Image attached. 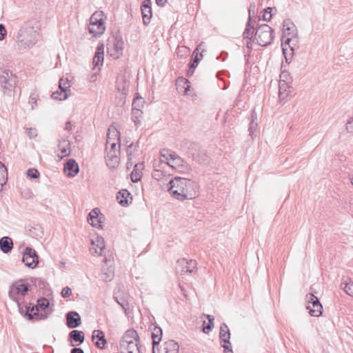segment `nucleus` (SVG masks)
<instances>
[{"mask_svg":"<svg viewBox=\"0 0 353 353\" xmlns=\"http://www.w3.org/2000/svg\"><path fill=\"white\" fill-rule=\"evenodd\" d=\"M169 184L170 193L179 201L192 199L197 195V185L190 179L175 177L170 181Z\"/></svg>","mask_w":353,"mask_h":353,"instance_id":"obj_1","label":"nucleus"},{"mask_svg":"<svg viewBox=\"0 0 353 353\" xmlns=\"http://www.w3.org/2000/svg\"><path fill=\"white\" fill-rule=\"evenodd\" d=\"M38 32L30 22L25 23L19 30L17 36V46L21 49H26L34 46L37 42Z\"/></svg>","mask_w":353,"mask_h":353,"instance_id":"obj_2","label":"nucleus"},{"mask_svg":"<svg viewBox=\"0 0 353 353\" xmlns=\"http://www.w3.org/2000/svg\"><path fill=\"white\" fill-rule=\"evenodd\" d=\"M104 13L102 11L94 12L90 18L88 31L94 37L102 35L105 30Z\"/></svg>","mask_w":353,"mask_h":353,"instance_id":"obj_3","label":"nucleus"},{"mask_svg":"<svg viewBox=\"0 0 353 353\" xmlns=\"http://www.w3.org/2000/svg\"><path fill=\"white\" fill-rule=\"evenodd\" d=\"M283 34L285 36H290L292 35V37H287L285 40L282 39V46H283V53L285 54L286 49L285 48V46L286 45H288L290 50L292 51H294V46L296 45V43L297 42V38H296V29L295 28L294 24L289 19L285 20L283 21Z\"/></svg>","mask_w":353,"mask_h":353,"instance_id":"obj_4","label":"nucleus"},{"mask_svg":"<svg viewBox=\"0 0 353 353\" xmlns=\"http://www.w3.org/2000/svg\"><path fill=\"white\" fill-rule=\"evenodd\" d=\"M274 39L273 30L268 24L259 26L254 33V40L261 46H267Z\"/></svg>","mask_w":353,"mask_h":353,"instance_id":"obj_5","label":"nucleus"},{"mask_svg":"<svg viewBox=\"0 0 353 353\" xmlns=\"http://www.w3.org/2000/svg\"><path fill=\"white\" fill-rule=\"evenodd\" d=\"M17 77L10 70H0V85L4 93L10 92L16 86Z\"/></svg>","mask_w":353,"mask_h":353,"instance_id":"obj_6","label":"nucleus"},{"mask_svg":"<svg viewBox=\"0 0 353 353\" xmlns=\"http://www.w3.org/2000/svg\"><path fill=\"white\" fill-rule=\"evenodd\" d=\"M187 153L192 160L199 163H206L208 161L205 150L202 149L196 143L190 142L188 143Z\"/></svg>","mask_w":353,"mask_h":353,"instance_id":"obj_7","label":"nucleus"},{"mask_svg":"<svg viewBox=\"0 0 353 353\" xmlns=\"http://www.w3.org/2000/svg\"><path fill=\"white\" fill-rule=\"evenodd\" d=\"M30 290V285L28 284H19L17 282L13 283L10 287L8 292L9 297L14 302H16L20 307V299L18 296L20 294L24 296Z\"/></svg>","mask_w":353,"mask_h":353,"instance_id":"obj_8","label":"nucleus"},{"mask_svg":"<svg viewBox=\"0 0 353 353\" xmlns=\"http://www.w3.org/2000/svg\"><path fill=\"white\" fill-rule=\"evenodd\" d=\"M306 301L308 303L307 309L311 316L318 317L322 314L323 306L316 296L310 293L306 295Z\"/></svg>","mask_w":353,"mask_h":353,"instance_id":"obj_9","label":"nucleus"},{"mask_svg":"<svg viewBox=\"0 0 353 353\" xmlns=\"http://www.w3.org/2000/svg\"><path fill=\"white\" fill-rule=\"evenodd\" d=\"M22 261L26 266L34 269L39 263V256L34 249L26 247L23 251Z\"/></svg>","mask_w":353,"mask_h":353,"instance_id":"obj_10","label":"nucleus"},{"mask_svg":"<svg viewBox=\"0 0 353 353\" xmlns=\"http://www.w3.org/2000/svg\"><path fill=\"white\" fill-rule=\"evenodd\" d=\"M123 41L117 38L114 39L112 43L108 44V51L111 57L118 59L122 54L123 50Z\"/></svg>","mask_w":353,"mask_h":353,"instance_id":"obj_11","label":"nucleus"},{"mask_svg":"<svg viewBox=\"0 0 353 353\" xmlns=\"http://www.w3.org/2000/svg\"><path fill=\"white\" fill-rule=\"evenodd\" d=\"M178 266H181L179 270V267L176 268L178 272L181 274L190 272L192 273L196 268V263L193 260H187L185 259H181L177 261Z\"/></svg>","mask_w":353,"mask_h":353,"instance_id":"obj_12","label":"nucleus"},{"mask_svg":"<svg viewBox=\"0 0 353 353\" xmlns=\"http://www.w3.org/2000/svg\"><path fill=\"white\" fill-rule=\"evenodd\" d=\"M103 218V216L100 213V210L98 208H94L88 214V221L94 228H102L101 223Z\"/></svg>","mask_w":353,"mask_h":353,"instance_id":"obj_13","label":"nucleus"},{"mask_svg":"<svg viewBox=\"0 0 353 353\" xmlns=\"http://www.w3.org/2000/svg\"><path fill=\"white\" fill-rule=\"evenodd\" d=\"M66 325L69 328L73 329L79 327L81 323L79 314L74 311H70L66 314Z\"/></svg>","mask_w":353,"mask_h":353,"instance_id":"obj_14","label":"nucleus"},{"mask_svg":"<svg viewBox=\"0 0 353 353\" xmlns=\"http://www.w3.org/2000/svg\"><path fill=\"white\" fill-rule=\"evenodd\" d=\"M68 338L71 343V345L77 346L83 343L85 340V334L83 331L73 330L69 333Z\"/></svg>","mask_w":353,"mask_h":353,"instance_id":"obj_15","label":"nucleus"},{"mask_svg":"<svg viewBox=\"0 0 353 353\" xmlns=\"http://www.w3.org/2000/svg\"><path fill=\"white\" fill-rule=\"evenodd\" d=\"M64 172L69 177H74L79 172V167L73 159H69L64 165Z\"/></svg>","mask_w":353,"mask_h":353,"instance_id":"obj_16","label":"nucleus"},{"mask_svg":"<svg viewBox=\"0 0 353 353\" xmlns=\"http://www.w3.org/2000/svg\"><path fill=\"white\" fill-rule=\"evenodd\" d=\"M92 341L95 345L99 349H104L107 343V341L105 339L104 333L99 330H94L92 336Z\"/></svg>","mask_w":353,"mask_h":353,"instance_id":"obj_17","label":"nucleus"},{"mask_svg":"<svg viewBox=\"0 0 353 353\" xmlns=\"http://www.w3.org/2000/svg\"><path fill=\"white\" fill-rule=\"evenodd\" d=\"M104 248L105 242L103 238L97 236L94 241H92V245L90 248V251L92 254H96L98 255H101Z\"/></svg>","mask_w":353,"mask_h":353,"instance_id":"obj_18","label":"nucleus"},{"mask_svg":"<svg viewBox=\"0 0 353 353\" xmlns=\"http://www.w3.org/2000/svg\"><path fill=\"white\" fill-rule=\"evenodd\" d=\"M120 139H121L120 132L114 125H111L108 130L106 145H108L109 143L117 140L119 143L118 148H120Z\"/></svg>","mask_w":353,"mask_h":353,"instance_id":"obj_19","label":"nucleus"},{"mask_svg":"<svg viewBox=\"0 0 353 353\" xmlns=\"http://www.w3.org/2000/svg\"><path fill=\"white\" fill-rule=\"evenodd\" d=\"M131 342H140L137 331L133 329L128 330L124 333L121 345L130 344Z\"/></svg>","mask_w":353,"mask_h":353,"instance_id":"obj_20","label":"nucleus"},{"mask_svg":"<svg viewBox=\"0 0 353 353\" xmlns=\"http://www.w3.org/2000/svg\"><path fill=\"white\" fill-rule=\"evenodd\" d=\"M103 59H104V45L103 43H99L94 57L93 58V65L96 67L98 65H102L103 63Z\"/></svg>","mask_w":353,"mask_h":353,"instance_id":"obj_21","label":"nucleus"},{"mask_svg":"<svg viewBox=\"0 0 353 353\" xmlns=\"http://www.w3.org/2000/svg\"><path fill=\"white\" fill-rule=\"evenodd\" d=\"M130 195L131 194L126 189L120 190L117 196L119 203L122 206L128 205L129 203H131L132 200V197Z\"/></svg>","mask_w":353,"mask_h":353,"instance_id":"obj_22","label":"nucleus"},{"mask_svg":"<svg viewBox=\"0 0 353 353\" xmlns=\"http://www.w3.org/2000/svg\"><path fill=\"white\" fill-rule=\"evenodd\" d=\"M29 320H40L47 318V315L39 314L37 306L33 305L32 307H26V312L25 314Z\"/></svg>","mask_w":353,"mask_h":353,"instance_id":"obj_23","label":"nucleus"},{"mask_svg":"<svg viewBox=\"0 0 353 353\" xmlns=\"http://www.w3.org/2000/svg\"><path fill=\"white\" fill-rule=\"evenodd\" d=\"M58 150L61 153V159L70 154V143L69 140L63 139L59 141Z\"/></svg>","mask_w":353,"mask_h":353,"instance_id":"obj_24","label":"nucleus"},{"mask_svg":"<svg viewBox=\"0 0 353 353\" xmlns=\"http://www.w3.org/2000/svg\"><path fill=\"white\" fill-rule=\"evenodd\" d=\"M220 343H229L230 339V332L228 325L223 323L220 326L219 332Z\"/></svg>","mask_w":353,"mask_h":353,"instance_id":"obj_25","label":"nucleus"},{"mask_svg":"<svg viewBox=\"0 0 353 353\" xmlns=\"http://www.w3.org/2000/svg\"><path fill=\"white\" fill-rule=\"evenodd\" d=\"M13 248V241L10 237L3 236L0 239V249L5 253H9Z\"/></svg>","mask_w":353,"mask_h":353,"instance_id":"obj_26","label":"nucleus"},{"mask_svg":"<svg viewBox=\"0 0 353 353\" xmlns=\"http://www.w3.org/2000/svg\"><path fill=\"white\" fill-rule=\"evenodd\" d=\"M106 165L111 169H114L118 167L119 164V157L117 154L107 152L105 157Z\"/></svg>","mask_w":353,"mask_h":353,"instance_id":"obj_27","label":"nucleus"},{"mask_svg":"<svg viewBox=\"0 0 353 353\" xmlns=\"http://www.w3.org/2000/svg\"><path fill=\"white\" fill-rule=\"evenodd\" d=\"M291 83H279V97L281 101H284L291 92Z\"/></svg>","mask_w":353,"mask_h":353,"instance_id":"obj_28","label":"nucleus"},{"mask_svg":"<svg viewBox=\"0 0 353 353\" xmlns=\"http://www.w3.org/2000/svg\"><path fill=\"white\" fill-rule=\"evenodd\" d=\"M162 330L159 326H154L152 332V345H159L161 341Z\"/></svg>","mask_w":353,"mask_h":353,"instance_id":"obj_29","label":"nucleus"},{"mask_svg":"<svg viewBox=\"0 0 353 353\" xmlns=\"http://www.w3.org/2000/svg\"><path fill=\"white\" fill-rule=\"evenodd\" d=\"M165 349L166 353H178L179 345L175 341L169 340L165 344Z\"/></svg>","mask_w":353,"mask_h":353,"instance_id":"obj_30","label":"nucleus"},{"mask_svg":"<svg viewBox=\"0 0 353 353\" xmlns=\"http://www.w3.org/2000/svg\"><path fill=\"white\" fill-rule=\"evenodd\" d=\"M143 168V165L142 163L136 164L134 165V170L131 174V179L133 182H137L141 179V170Z\"/></svg>","mask_w":353,"mask_h":353,"instance_id":"obj_31","label":"nucleus"},{"mask_svg":"<svg viewBox=\"0 0 353 353\" xmlns=\"http://www.w3.org/2000/svg\"><path fill=\"white\" fill-rule=\"evenodd\" d=\"M254 31V26H252L251 18L249 17L248 21L246 24V28L243 32V38L249 39L251 40L252 34Z\"/></svg>","mask_w":353,"mask_h":353,"instance_id":"obj_32","label":"nucleus"},{"mask_svg":"<svg viewBox=\"0 0 353 353\" xmlns=\"http://www.w3.org/2000/svg\"><path fill=\"white\" fill-rule=\"evenodd\" d=\"M8 179V171L6 166L0 162V185L3 187V184L7 182ZM2 188H0L1 190Z\"/></svg>","mask_w":353,"mask_h":353,"instance_id":"obj_33","label":"nucleus"},{"mask_svg":"<svg viewBox=\"0 0 353 353\" xmlns=\"http://www.w3.org/2000/svg\"><path fill=\"white\" fill-rule=\"evenodd\" d=\"M121 346L127 350L128 353H134V350L140 352V342H131L130 344L121 345Z\"/></svg>","mask_w":353,"mask_h":353,"instance_id":"obj_34","label":"nucleus"},{"mask_svg":"<svg viewBox=\"0 0 353 353\" xmlns=\"http://www.w3.org/2000/svg\"><path fill=\"white\" fill-rule=\"evenodd\" d=\"M143 21L145 25H148L150 22L152 16V8H141Z\"/></svg>","mask_w":353,"mask_h":353,"instance_id":"obj_35","label":"nucleus"},{"mask_svg":"<svg viewBox=\"0 0 353 353\" xmlns=\"http://www.w3.org/2000/svg\"><path fill=\"white\" fill-rule=\"evenodd\" d=\"M51 97L53 99L62 101L68 98V93L62 89V90H60V91H55L52 92Z\"/></svg>","mask_w":353,"mask_h":353,"instance_id":"obj_36","label":"nucleus"},{"mask_svg":"<svg viewBox=\"0 0 353 353\" xmlns=\"http://www.w3.org/2000/svg\"><path fill=\"white\" fill-rule=\"evenodd\" d=\"M190 81L186 79H184L183 77H181V78H179L177 80H176V85H182L183 87V88L185 89V94H189V90H190Z\"/></svg>","mask_w":353,"mask_h":353,"instance_id":"obj_37","label":"nucleus"},{"mask_svg":"<svg viewBox=\"0 0 353 353\" xmlns=\"http://www.w3.org/2000/svg\"><path fill=\"white\" fill-rule=\"evenodd\" d=\"M251 117H252V120L250 123L249 131H250V134L251 136H252L254 132L256 131L257 125H258L257 123L255 121V120L256 119V114L254 112V110L252 111Z\"/></svg>","mask_w":353,"mask_h":353,"instance_id":"obj_38","label":"nucleus"},{"mask_svg":"<svg viewBox=\"0 0 353 353\" xmlns=\"http://www.w3.org/2000/svg\"><path fill=\"white\" fill-rule=\"evenodd\" d=\"M279 83H292V77L288 71L283 70L280 74Z\"/></svg>","mask_w":353,"mask_h":353,"instance_id":"obj_39","label":"nucleus"},{"mask_svg":"<svg viewBox=\"0 0 353 353\" xmlns=\"http://www.w3.org/2000/svg\"><path fill=\"white\" fill-rule=\"evenodd\" d=\"M206 318L208 320V323L207 325H204L203 328V332L205 334H208L214 327L213 321L214 320V316L207 314L205 315Z\"/></svg>","mask_w":353,"mask_h":353,"instance_id":"obj_40","label":"nucleus"},{"mask_svg":"<svg viewBox=\"0 0 353 353\" xmlns=\"http://www.w3.org/2000/svg\"><path fill=\"white\" fill-rule=\"evenodd\" d=\"M50 305V301L46 298L42 297L37 300V306L38 310L40 308L42 310H45L48 308Z\"/></svg>","mask_w":353,"mask_h":353,"instance_id":"obj_41","label":"nucleus"},{"mask_svg":"<svg viewBox=\"0 0 353 353\" xmlns=\"http://www.w3.org/2000/svg\"><path fill=\"white\" fill-rule=\"evenodd\" d=\"M341 288L348 295L353 296V282L350 280L349 282L345 281L341 284Z\"/></svg>","mask_w":353,"mask_h":353,"instance_id":"obj_42","label":"nucleus"},{"mask_svg":"<svg viewBox=\"0 0 353 353\" xmlns=\"http://www.w3.org/2000/svg\"><path fill=\"white\" fill-rule=\"evenodd\" d=\"M142 112L140 109H134L132 110V119L135 125H138L139 123V118L141 117Z\"/></svg>","mask_w":353,"mask_h":353,"instance_id":"obj_43","label":"nucleus"},{"mask_svg":"<svg viewBox=\"0 0 353 353\" xmlns=\"http://www.w3.org/2000/svg\"><path fill=\"white\" fill-rule=\"evenodd\" d=\"M114 299L116 302L121 306V307L123 309L125 314H127V311L129 310V303L128 302L123 298H118L114 297Z\"/></svg>","mask_w":353,"mask_h":353,"instance_id":"obj_44","label":"nucleus"},{"mask_svg":"<svg viewBox=\"0 0 353 353\" xmlns=\"http://www.w3.org/2000/svg\"><path fill=\"white\" fill-rule=\"evenodd\" d=\"M70 87V85L68 79H60L59 85V88L60 90H62V89H63L65 90V92L68 93V92H70V89H69Z\"/></svg>","mask_w":353,"mask_h":353,"instance_id":"obj_45","label":"nucleus"},{"mask_svg":"<svg viewBox=\"0 0 353 353\" xmlns=\"http://www.w3.org/2000/svg\"><path fill=\"white\" fill-rule=\"evenodd\" d=\"M169 159L172 160L176 165H179L182 163V159L175 152L168 154Z\"/></svg>","mask_w":353,"mask_h":353,"instance_id":"obj_46","label":"nucleus"},{"mask_svg":"<svg viewBox=\"0 0 353 353\" xmlns=\"http://www.w3.org/2000/svg\"><path fill=\"white\" fill-rule=\"evenodd\" d=\"M103 281L105 282L110 281L114 277V272L113 270H108V272H105L104 268H103Z\"/></svg>","mask_w":353,"mask_h":353,"instance_id":"obj_47","label":"nucleus"},{"mask_svg":"<svg viewBox=\"0 0 353 353\" xmlns=\"http://www.w3.org/2000/svg\"><path fill=\"white\" fill-rule=\"evenodd\" d=\"M21 195L26 199H30L33 197L34 194L29 188H25L21 191Z\"/></svg>","mask_w":353,"mask_h":353,"instance_id":"obj_48","label":"nucleus"},{"mask_svg":"<svg viewBox=\"0 0 353 353\" xmlns=\"http://www.w3.org/2000/svg\"><path fill=\"white\" fill-rule=\"evenodd\" d=\"M143 103L144 101L142 98L134 99L132 102V108L141 110V108L143 105Z\"/></svg>","mask_w":353,"mask_h":353,"instance_id":"obj_49","label":"nucleus"},{"mask_svg":"<svg viewBox=\"0 0 353 353\" xmlns=\"http://www.w3.org/2000/svg\"><path fill=\"white\" fill-rule=\"evenodd\" d=\"M27 175L30 179H37L39 176V172L37 169L31 168L28 170Z\"/></svg>","mask_w":353,"mask_h":353,"instance_id":"obj_50","label":"nucleus"},{"mask_svg":"<svg viewBox=\"0 0 353 353\" xmlns=\"http://www.w3.org/2000/svg\"><path fill=\"white\" fill-rule=\"evenodd\" d=\"M272 8H270V7H268L264 10V14L263 16L264 21H270V19L272 17Z\"/></svg>","mask_w":353,"mask_h":353,"instance_id":"obj_51","label":"nucleus"},{"mask_svg":"<svg viewBox=\"0 0 353 353\" xmlns=\"http://www.w3.org/2000/svg\"><path fill=\"white\" fill-rule=\"evenodd\" d=\"M26 133L30 139H34L37 136V130L34 128H28Z\"/></svg>","mask_w":353,"mask_h":353,"instance_id":"obj_52","label":"nucleus"},{"mask_svg":"<svg viewBox=\"0 0 353 353\" xmlns=\"http://www.w3.org/2000/svg\"><path fill=\"white\" fill-rule=\"evenodd\" d=\"M37 97L38 95L35 93H32L29 97L28 103L31 105L32 110L34 108V105L37 106Z\"/></svg>","mask_w":353,"mask_h":353,"instance_id":"obj_53","label":"nucleus"},{"mask_svg":"<svg viewBox=\"0 0 353 353\" xmlns=\"http://www.w3.org/2000/svg\"><path fill=\"white\" fill-rule=\"evenodd\" d=\"M345 129L349 133H353V117L347 119Z\"/></svg>","mask_w":353,"mask_h":353,"instance_id":"obj_54","label":"nucleus"},{"mask_svg":"<svg viewBox=\"0 0 353 353\" xmlns=\"http://www.w3.org/2000/svg\"><path fill=\"white\" fill-rule=\"evenodd\" d=\"M221 347H223L224 353H233V350L232 348L231 343H221Z\"/></svg>","mask_w":353,"mask_h":353,"instance_id":"obj_55","label":"nucleus"},{"mask_svg":"<svg viewBox=\"0 0 353 353\" xmlns=\"http://www.w3.org/2000/svg\"><path fill=\"white\" fill-rule=\"evenodd\" d=\"M72 294V290L69 287H65L61 291V296L63 298L69 297Z\"/></svg>","mask_w":353,"mask_h":353,"instance_id":"obj_56","label":"nucleus"},{"mask_svg":"<svg viewBox=\"0 0 353 353\" xmlns=\"http://www.w3.org/2000/svg\"><path fill=\"white\" fill-rule=\"evenodd\" d=\"M200 59L198 57V54H196L194 59L189 64L190 69H195Z\"/></svg>","mask_w":353,"mask_h":353,"instance_id":"obj_57","label":"nucleus"},{"mask_svg":"<svg viewBox=\"0 0 353 353\" xmlns=\"http://www.w3.org/2000/svg\"><path fill=\"white\" fill-rule=\"evenodd\" d=\"M108 144L110 145V150L108 151V152H112L114 154H117V152L119 153V150H117V145L119 144L118 142L112 141L109 143Z\"/></svg>","mask_w":353,"mask_h":353,"instance_id":"obj_58","label":"nucleus"},{"mask_svg":"<svg viewBox=\"0 0 353 353\" xmlns=\"http://www.w3.org/2000/svg\"><path fill=\"white\" fill-rule=\"evenodd\" d=\"M7 34V31L6 30V28L4 25L0 24V41H2L4 39Z\"/></svg>","mask_w":353,"mask_h":353,"instance_id":"obj_59","label":"nucleus"},{"mask_svg":"<svg viewBox=\"0 0 353 353\" xmlns=\"http://www.w3.org/2000/svg\"><path fill=\"white\" fill-rule=\"evenodd\" d=\"M151 8V1L150 0H144L143 4L141 6V8Z\"/></svg>","mask_w":353,"mask_h":353,"instance_id":"obj_60","label":"nucleus"},{"mask_svg":"<svg viewBox=\"0 0 353 353\" xmlns=\"http://www.w3.org/2000/svg\"><path fill=\"white\" fill-rule=\"evenodd\" d=\"M178 54H179V53H188V51H189V49L185 47V46H181V47H179L178 48Z\"/></svg>","mask_w":353,"mask_h":353,"instance_id":"obj_61","label":"nucleus"},{"mask_svg":"<svg viewBox=\"0 0 353 353\" xmlns=\"http://www.w3.org/2000/svg\"><path fill=\"white\" fill-rule=\"evenodd\" d=\"M70 353H84V351L80 347H74L71 350Z\"/></svg>","mask_w":353,"mask_h":353,"instance_id":"obj_62","label":"nucleus"},{"mask_svg":"<svg viewBox=\"0 0 353 353\" xmlns=\"http://www.w3.org/2000/svg\"><path fill=\"white\" fill-rule=\"evenodd\" d=\"M168 154H170L169 151L167 150H163L161 152V154L163 157H164L166 160H169V156H168Z\"/></svg>","mask_w":353,"mask_h":353,"instance_id":"obj_63","label":"nucleus"},{"mask_svg":"<svg viewBox=\"0 0 353 353\" xmlns=\"http://www.w3.org/2000/svg\"><path fill=\"white\" fill-rule=\"evenodd\" d=\"M152 175L154 179H159V178L161 176V174L160 173V172L159 170H155Z\"/></svg>","mask_w":353,"mask_h":353,"instance_id":"obj_64","label":"nucleus"}]
</instances>
